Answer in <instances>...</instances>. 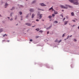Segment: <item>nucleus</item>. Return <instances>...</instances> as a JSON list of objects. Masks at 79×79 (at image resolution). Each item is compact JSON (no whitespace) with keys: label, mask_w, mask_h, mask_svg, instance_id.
Instances as JSON below:
<instances>
[{"label":"nucleus","mask_w":79,"mask_h":79,"mask_svg":"<svg viewBox=\"0 0 79 79\" xmlns=\"http://www.w3.org/2000/svg\"><path fill=\"white\" fill-rule=\"evenodd\" d=\"M40 5L42 6H46V5H45L44 3H40Z\"/></svg>","instance_id":"7ed1b4c3"},{"label":"nucleus","mask_w":79,"mask_h":79,"mask_svg":"<svg viewBox=\"0 0 79 79\" xmlns=\"http://www.w3.org/2000/svg\"><path fill=\"white\" fill-rule=\"evenodd\" d=\"M53 9V6H52L51 8H50L48 10H52Z\"/></svg>","instance_id":"6ab92c4d"},{"label":"nucleus","mask_w":79,"mask_h":79,"mask_svg":"<svg viewBox=\"0 0 79 79\" xmlns=\"http://www.w3.org/2000/svg\"><path fill=\"white\" fill-rule=\"evenodd\" d=\"M22 12L20 11L19 12V14H20V15H22Z\"/></svg>","instance_id":"c756f323"},{"label":"nucleus","mask_w":79,"mask_h":79,"mask_svg":"<svg viewBox=\"0 0 79 79\" xmlns=\"http://www.w3.org/2000/svg\"><path fill=\"white\" fill-rule=\"evenodd\" d=\"M62 40H60L59 41L58 43H60L61 42Z\"/></svg>","instance_id":"2f4dec72"},{"label":"nucleus","mask_w":79,"mask_h":79,"mask_svg":"<svg viewBox=\"0 0 79 79\" xmlns=\"http://www.w3.org/2000/svg\"><path fill=\"white\" fill-rule=\"evenodd\" d=\"M32 27H35V26H32Z\"/></svg>","instance_id":"052dcab7"},{"label":"nucleus","mask_w":79,"mask_h":79,"mask_svg":"<svg viewBox=\"0 0 79 79\" xmlns=\"http://www.w3.org/2000/svg\"><path fill=\"white\" fill-rule=\"evenodd\" d=\"M62 11L64 12V10H62Z\"/></svg>","instance_id":"4d7b16f0"},{"label":"nucleus","mask_w":79,"mask_h":79,"mask_svg":"<svg viewBox=\"0 0 79 79\" xmlns=\"http://www.w3.org/2000/svg\"><path fill=\"white\" fill-rule=\"evenodd\" d=\"M39 32H40L41 33H42V32H43V31H42V30H40L39 31Z\"/></svg>","instance_id":"4be33fe9"},{"label":"nucleus","mask_w":79,"mask_h":79,"mask_svg":"<svg viewBox=\"0 0 79 79\" xmlns=\"http://www.w3.org/2000/svg\"><path fill=\"white\" fill-rule=\"evenodd\" d=\"M34 16H35L34 14H32L31 16L32 18H33L34 17Z\"/></svg>","instance_id":"4468645a"},{"label":"nucleus","mask_w":79,"mask_h":79,"mask_svg":"<svg viewBox=\"0 0 79 79\" xmlns=\"http://www.w3.org/2000/svg\"><path fill=\"white\" fill-rule=\"evenodd\" d=\"M45 40H46V41H47V40H45L44 41H45Z\"/></svg>","instance_id":"e2e57ef3"},{"label":"nucleus","mask_w":79,"mask_h":79,"mask_svg":"<svg viewBox=\"0 0 79 79\" xmlns=\"http://www.w3.org/2000/svg\"><path fill=\"white\" fill-rule=\"evenodd\" d=\"M42 14H40V18L39 19H42Z\"/></svg>","instance_id":"1a4fd4ad"},{"label":"nucleus","mask_w":79,"mask_h":79,"mask_svg":"<svg viewBox=\"0 0 79 79\" xmlns=\"http://www.w3.org/2000/svg\"><path fill=\"white\" fill-rule=\"evenodd\" d=\"M7 18L8 19H10V17H7Z\"/></svg>","instance_id":"8fccbe9b"},{"label":"nucleus","mask_w":79,"mask_h":79,"mask_svg":"<svg viewBox=\"0 0 79 79\" xmlns=\"http://www.w3.org/2000/svg\"><path fill=\"white\" fill-rule=\"evenodd\" d=\"M60 6V7H61V8H64V6L63 5H61Z\"/></svg>","instance_id":"f8f14e48"},{"label":"nucleus","mask_w":79,"mask_h":79,"mask_svg":"<svg viewBox=\"0 0 79 79\" xmlns=\"http://www.w3.org/2000/svg\"><path fill=\"white\" fill-rule=\"evenodd\" d=\"M25 24L28 26H31V24L28 23H26Z\"/></svg>","instance_id":"39448f33"},{"label":"nucleus","mask_w":79,"mask_h":79,"mask_svg":"<svg viewBox=\"0 0 79 79\" xmlns=\"http://www.w3.org/2000/svg\"><path fill=\"white\" fill-rule=\"evenodd\" d=\"M15 9V7H13L11 9H10V10H14Z\"/></svg>","instance_id":"dca6fc26"},{"label":"nucleus","mask_w":79,"mask_h":79,"mask_svg":"<svg viewBox=\"0 0 79 79\" xmlns=\"http://www.w3.org/2000/svg\"><path fill=\"white\" fill-rule=\"evenodd\" d=\"M30 42H32V39H31V40H30Z\"/></svg>","instance_id":"a18cd8bd"},{"label":"nucleus","mask_w":79,"mask_h":79,"mask_svg":"<svg viewBox=\"0 0 79 79\" xmlns=\"http://www.w3.org/2000/svg\"><path fill=\"white\" fill-rule=\"evenodd\" d=\"M72 35H71L70 36H69V37H72Z\"/></svg>","instance_id":"864d4df0"},{"label":"nucleus","mask_w":79,"mask_h":79,"mask_svg":"<svg viewBox=\"0 0 79 79\" xmlns=\"http://www.w3.org/2000/svg\"><path fill=\"white\" fill-rule=\"evenodd\" d=\"M18 25V24H17L16 25V26H17V25Z\"/></svg>","instance_id":"69168bd1"},{"label":"nucleus","mask_w":79,"mask_h":79,"mask_svg":"<svg viewBox=\"0 0 79 79\" xmlns=\"http://www.w3.org/2000/svg\"><path fill=\"white\" fill-rule=\"evenodd\" d=\"M7 6H8V4H7V3L6 2L4 5L5 8H6Z\"/></svg>","instance_id":"6e6552de"},{"label":"nucleus","mask_w":79,"mask_h":79,"mask_svg":"<svg viewBox=\"0 0 79 79\" xmlns=\"http://www.w3.org/2000/svg\"><path fill=\"white\" fill-rule=\"evenodd\" d=\"M52 27V26H50L49 27H47L46 29H49L51 28Z\"/></svg>","instance_id":"9b49d317"},{"label":"nucleus","mask_w":79,"mask_h":79,"mask_svg":"<svg viewBox=\"0 0 79 79\" xmlns=\"http://www.w3.org/2000/svg\"><path fill=\"white\" fill-rule=\"evenodd\" d=\"M10 21H12L13 20V19L12 18H11V19H10Z\"/></svg>","instance_id":"a19ab883"},{"label":"nucleus","mask_w":79,"mask_h":79,"mask_svg":"<svg viewBox=\"0 0 79 79\" xmlns=\"http://www.w3.org/2000/svg\"><path fill=\"white\" fill-rule=\"evenodd\" d=\"M55 11V10L53 9V8L52 9V11Z\"/></svg>","instance_id":"37998d69"},{"label":"nucleus","mask_w":79,"mask_h":79,"mask_svg":"<svg viewBox=\"0 0 79 79\" xmlns=\"http://www.w3.org/2000/svg\"><path fill=\"white\" fill-rule=\"evenodd\" d=\"M76 26V25H73V26H72V27H74V26Z\"/></svg>","instance_id":"79ce46f5"},{"label":"nucleus","mask_w":79,"mask_h":79,"mask_svg":"<svg viewBox=\"0 0 79 79\" xmlns=\"http://www.w3.org/2000/svg\"><path fill=\"white\" fill-rule=\"evenodd\" d=\"M34 11H35L34 9L31 8L30 10V12H34Z\"/></svg>","instance_id":"20e7f679"},{"label":"nucleus","mask_w":79,"mask_h":79,"mask_svg":"<svg viewBox=\"0 0 79 79\" xmlns=\"http://www.w3.org/2000/svg\"><path fill=\"white\" fill-rule=\"evenodd\" d=\"M60 16H62V18H63V16L61 15H60Z\"/></svg>","instance_id":"c03bdc74"},{"label":"nucleus","mask_w":79,"mask_h":79,"mask_svg":"<svg viewBox=\"0 0 79 79\" xmlns=\"http://www.w3.org/2000/svg\"><path fill=\"white\" fill-rule=\"evenodd\" d=\"M3 16H2L0 14V17H2Z\"/></svg>","instance_id":"09e8293b"},{"label":"nucleus","mask_w":79,"mask_h":79,"mask_svg":"<svg viewBox=\"0 0 79 79\" xmlns=\"http://www.w3.org/2000/svg\"><path fill=\"white\" fill-rule=\"evenodd\" d=\"M32 23H35V22L34 21H32Z\"/></svg>","instance_id":"603ef678"},{"label":"nucleus","mask_w":79,"mask_h":79,"mask_svg":"<svg viewBox=\"0 0 79 79\" xmlns=\"http://www.w3.org/2000/svg\"><path fill=\"white\" fill-rule=\"evenodd\" d=\"M64 34H65V33L63 35H62V37H64Z\"/></svg>","instance_id":"c9c22d12"},{"label":"nucleus","mask_w":79,"mask_h":79,"mask_svg":"<svg viewBox=\"0 0 79 79\" xmlns=\"http://www.w3.org/2000/svg\"><path fill=\"white\" fill-rule=\"evenodd\" d=\"M37 9H38V11H41V10H42L41 9H40V8H37Z\"/></svg>","instance_id":"412c9836"},{"label":"nucleus","mask_w":79,"mask_h":79,"mask_svg":"<svg viewBox=\"0 0 79 79\" xmlns=\"http://www.w3.org/2000/svg\"><path fill=\"white\" fill-rule=\"evenodd\" d=\"M21 18H23V16H21Z\"/></svg>","instance_id":"680f3d73"},{"label":"nucleus","mask_w":79,"mask_h":79,"mask_svg":"<svg viewBox=\"0 0 79 79\" xmlns=\"http://www.w3.org/2000/svg\"><path fill=\"white\" fill-rule=\"evenodd\" d=\"M40 15V12H38V13L37 14V16H39Z\"/></svg>","instance_id":"b1692460"},{"label":"nucleus","mask_w":79,"mask_h":79,"mask_svg":"<svg viewBox=\"0 0 79 79\" xmlns=\"http://www.w3.org/2000/svg\"><path fill=\"white\" fill-rule=\"evenodd\" d=\"M42 20L43 21H44V19H42Z\"/></svg>","instance_id":"bf43d9fd"},{"label":"nucleus","mask_w":79,"mask_h":79,"mask_svg":"<svg viewBox=\"0 0 79 79\" xmlns=\"http://www.w3.org/2000/svg\"><path fill=\"white\" fill-rule=\"evenodd\" d=\"M75 19L76 20V21H77V19Z\"/></svg>","instance_id":"3c124183"},{"label":"nucleus","mask_w":79,"mask_h":79,"mask_svg":"<svg viewBox=\"0 0 79 79\" xmlns=\"http://www.w3.org/2000/svg\"><path fill=\"white\" fill-rule=\"evenodd\" d=\"M36 3V0H35L31 2V3H32V4H34V3Z\"/></svg>","instance_id":"0eeeda50"},{"label":"nucleus","mask_w":79,"mask_h":79,"mask_svg":"<svg viewBox=\"0 0 79 79\" xmlns=\"http://www.w3.org/2000/svg\"><path fill=\"white\" fill-rule=\"evenodd\" d=\"M66 39H66H66H64V40H66Z\"/></svg>","instance_id":"13d9d810"},{"label":"nucleus","mask_w":79,"mask_h":79,"mask_svg":"<svg viewBox=\"0 0 79 79\" xmlns=\"http://www.w3.org/2000/svg\"><path fill=\"white\" fill-rule=\"evenodd\" d=\"M71 15L72 16H74V14L73 12H72L71 13Z\"/></svg>","instance_id":"2eb2a0df"},{"label":"nucleus","mask_w":79,"mask_h":79,"mask_svg":"<svg viewBox=\"0 0 79 79\" xmlns=\"http://www.w3.org/2000/svg\"><path fill=\"white\" fill-rule=\"evenodd\" d=\"M39 36H35V38H39Z\"/></svg>","instance_id":"7c9ffc66"},{"label":"nucleus","mask_w":79,"mask_h":79,"mask_svg":"<svg viewBox=\"0 0 79 79\" xmlns=\"http://www.w3.org/2000/svg\"><path fill=\"white\" fill-rule=\"evenodd\" d=\"M36 31H39V30H40V29L39 28H36L35 29Z\"/></svg>","instance_id":"aec40b11"},{"label":"nucleus","mask_w":79,"mask_h":79,"mask_svg":"<svg viewBox=\"0 0 79 79\" xmlns=\"http://www.w3.org/2000/svg\"><path fill=\"white\" fill-rule=\"evenodd\" d=\"M66 18L67 19H68V18H69V16H66Z\"/></svg>","instance_id":"473e14b6"},{"label":"nucleus","mask_w":79,"mask_h":79,"mask_svg":"<svg viewBox=\"0 0 79 79\" xmlns=\"http://www.w3.org/2000/svg\"><path fill=\"white\" fill-rule=\"evenodd\" d=\"M48 18L49 19H51V18H52V16H50V15L49 16Z\"/></svg>","instance_id":"5701e85b"},{"label":"nucleus","mask_w":79,"mask_h":79,"mask_svg":"<svg viewBox=\"0 0 79 79\" xmlns=\"http://www.w3.org/2000/svg\"><path fill=\"white\" fill-rule=\"evenodd\" d=\"M7 42H10V40H8L7 41Z\"/></svg>","instance_id":"6e6d98bb"},{"label":"nucleus","mask_w":79,"mask_h":79,"mask_svg":"<svg viewBox=\"0 0 79 79\" xmlns=\"http://www.w3.org/2000/svg\"><path fill=\"white\" fill-rule=\"evenodd\" d=\"M29 14H27L26 16V18H28L29 17Z\"/></svg>","instance_id":"393cba45"},{"label":"nucleus","mask_w":79,"mask_h":79,"mask_svg":"<svg viewBox=\"0 0 79 79\" xmlns=\"http://www.w3.org/2000/svg\"><path fill=\"white\" fill-rule=\"evenodd\" d=\"M36 21H37V22H38V21H39V20L38 19H37L36 20Z\"/></svg>","instance_id":"58836bf2"},{"label":"nucleus","mask_w":79,"mask_h":79,"mask_svg":"<svg viewBox=\"0 0 79 79\" xmlns=\"http://www.w3.org/2000/svg\"><path fill=\"white\" fill-rule=\"evenodd\" d=\"M69 2L73 3L74 5H79V2L77 0H69Z\"/></svg>","instance_id":"f257e3e1"},{"label":"nucleus","mask_w":79,"mask_h":79,"mask_svg":"<svg viewBox=\"0 0 79 79\" xmlns=\"http://www.w3.org/2000/svg\"><path fill=\"white\" fill-rule=\"evenodd\" d=\"M65 19H66V18H64L63 19V21H64V20H65Z\"/></svg>","instance_id":"ea45409f"},{"label":"nucleus","mask_w":79,"mask_h":79,"mask_svg":"<svg viewBox=\"0 0 79 79\" xmlns=\"http://www.w3.org/2000/svg\"><path fill=\"white\" fill-rule=\"evenodd\" d=\"M5 35H6V36H7V35L5 34V35H3V37H5Z\"/></svg>","instance_id":"cd10ccee"},{"label":"nucleus","mask_w":79,"mask_h":79,"mask_svg":"<svg viewBox=\"0 0 79 79\" xmlns=\"http://www.w3.org/2000/svg\"><path fill=\"white\" fill-rule=\"evenodd\" d=\"M41 11H44V9H41Z\"/></svg>","instance_id":"de8ad7c7"},{"label":"nucleus","mask_w":79,"mask_h":79,"mask_svg":"<svg viewBox=\"0 0 79 79\" xmlns=\"http://www.w3.org/2000/svg\"><path fill=\"white\" fill-rule=\"evenodd\" d=\"M69 25H70V23H69Z\"/></svg>","instance_id":"774afa93"},{"label":"nucleus","mask_w":79,"mask_h":79,"mask_svg":"<svg viewBox=\"0 0 79 79\" xmlns=\"http://www.w3.org/2000/svg\"><path fill=\"white\" fill-rule=\"evenodd\" d=\"M69 22L68 21H66L64 22V25H66L67 24H68V23Z\"/></svg>","instance_id":"423d86ee"},{"label":"nucleus","mask_w":79,"mask_h":79,"mask_svg":"<svg viewBox=\"0 0 79 79\" xmlns=\"http://www.w3.org/2000/svg\"><path fill=\"white\" fill-rule=\"evenodd\" d=\"M54 14L55 15H57V14H58V12L57 11H54Z\"/></svg>","instance_id":"ddd939ff"},{"label":"nucleus","mask_w":79,"mask_h":79,"mask_svg":"<svg viewBox=\"0 0 79 79\" xmlns=\"http://www.w3.org/2000/svg\"><path fill=\"white\" fill-rule=\"evenodd\" d=\"M74 42H76V41H77V40H76V39H74Z\"/></svg>","instance_id":"f704fd0d"},{"label":"nucleus","mask_w":79,"mask_h":79,"mask_svg":"<svg viewBox=\"0 0 79 79\" xmlns=\"http://www.w3.org/2000/svg\"><path fill=\"white\" fill-rule=\"evenodd\" d=\"M3 29L1 28L0 29V32H3Z\"/></svg>","instance_id":"9d476101"},{"label":"nucleus","mask_w":79,"mask_h":79,"mask_svg":"<svg viewBox=\"0 0 79 79\" xmlns=\"http://www.w3.org/2000/svg\"><path fill=\"white\" fill-rule=\"evenodd\" d=\"M78 29H79V26L78 27Z\"/></svg>","instance_id":"0e129e2a"},{"label":"nucleus","mask_w":79,"mask_h":79,"mask_svg":"<svg viewBox=\"0 0 79 79\" xmlns=\"http://www.w3.org/2000/svg\"><path fill=\"white\" fill-rule=\"evenodd\" d=\"M21 20H23V19H21Z\"/></svg>","instance_id":"338daca9"},{"label":"nucleus","mask_w":79,"mask_h":79,"mask_svg":"<svg viewBox=\"0 0 79 79\" xmlns=\"http://www.w3.org/2000/svg\"><path fill=\"white\" fill-rule=\"evenodd\" d=\"M49 34V31H48L47 32V34Z\"/></svg>","instance_id":"49530a36"},{"label":"nucleus","mask_w":79,"mask_h":79,"mask_svg":"<svg viewBox=\"0 0 79 79\" xmlns=\"http://www.w3.org/2000/svg\"><path fill=\"white\" fill-rule=\"evenodd\" d=\"M69 38V35H68L66 38V39H68Z\"/></svg>","instance_id":"bb28decb"},{"label":"nucleus","mask_w":79,"mask_h":79,"mask_svg":"<svg viewBox=\"0 0 79 79\" xmlns=\"http://www.w3.org/2000/svg\"><path fill=\"white\" fill-rule=\"evenodd\" d=\"M20 7H21L22 8H23L24 7V6H23L21 5L20 6Z\"/></svg>","instance_id":"72a5a7b5"},{"label":"nucleus","mask_w":79,"mask_h":79,"mask_svg":"<svg viewBox=\"0 0 79 79\" xmlns=\"http://www.w3.org/2000/svg\"><path fill=\"white\" fill-rule=\"evenodd\" d=\"M13 12H12L11 13H10V16L11 17H12V15H13Z\"/></svg>","instance_id":"f3484780"},{"label":"nucleus","mask_w":79,"mask_h":79,"mask_svg":"<svg viewBox=\"0 0 79 79\" xmlns=\"http://www.w3.org/2000/svg\"><path fill=\"white\" fill-rule=\"evenodd\" d=\"M58 41H59L57 39L55 41V42H57V43H58Z\"/></svg>","instance_id":"a878e982"},{"label":"nucleus","mask_w":79,"mask_h":79,"mask_svg":"<svg viewBox=\"0 0 79 79\" xmlns=\"http://www.w3.org/2000/svg\"><path fill=\"white\" fill-rule=\"evenodd\" d=\"M3 42H5V40H2Z\"/></svg>","instance_id":"5fc2aeb1"},{"label":"nucleus","mask_w":79,"mask_h":79,"mask_svg":"<svg viewBox=\"0 0 79 79\" xmlns=\"http://www.w3.org/2000/svg\"><path fill=\"white\" fill-rule=\"evenodd\" d=\"M54 23H56V24H57V23H58V21H55L54 22Z\"/></svg>","instance_id":"a211bd4d"},{"label":"nucleus","mask_w":79,"mask_h":79,"mask_svg":"<svg viewBox=\"0 0 79 79\" xmlns=\"http://www.w3.org/2000/svg\"><path fill=\"white\" fill-rule=\"evenodd\" d=\"M52 16H53V17H54V16H55V14H52Z\"/></svg>","instance_id":"4c0bfd02"},{"label":"nucleus","mask_w":79,"mask_h":79,"mask_svg":"<svg viewBox=\"0 0 79 79\" xmlns=\"http://www.w3.org/2000/svg\"><path fill=\"white\" fill-rule=\"evenodd\" d=\"M17 19V15L15 16V19Z\"/></svg>","instance_id":"c85d7f7f"},{"label":"nucleus","mask_w":79,"mask_h":79,"mask_svg":"<svg viewBox=\"0 0 79 79\" xmlns=\"http://www.w3.org/2000/svg\"><path fill=\"white\" fill-rule=\"evenodd\" d=\"M72 21L73 22H75L76 21V20H72Z\"/></svg>","instance_id":"e433bc0d"},{"label":"nucleus","mask_w":79,"mask_h":79,"mask_svg":"<svg viewBox=\"0 0 79 79\" xmlns=\"http://www.w3.org/2000/svg\"><path fill=\"white\" fill-rule=\"evenodd\" d=\"M65 6H64V8H65V9H68V7H69V8H73V7L72 6H71L67 4L65 5Z\"/></svg>","instance_id":"f03ea898"}]
</instances>
